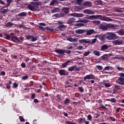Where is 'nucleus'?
<instances>
[{
	"mask_svg": "<svg viewBox=\"0 0 124 124\" xmlns=\"http://www.w3.org/2000/svg\"><path fill=\"white\" fill-rule=\"evenodd\" d=\"M89 18L90 20H97V19H99L100 20H102V21H106V22H112V21H113V19L109 17L102 15L90 16Z\"/></svg>",
	"mask_w": 124,
	"mask_h": 124,
	"instance_id": "f257e3e1",
	"label": "nucleus"
},
{
	"mask_svg": "<svg viewBox=\"0 0 124 124\" xmlns=\"http://www.w3.org/2000/svg\"><path fill=\"white\" fill-rule=\"evenodd\" d=\"M89 22H90V20L88 19H80L76 21V18L73 17L68 19L67 24L69 25H71V24L74 23H84V24H87V23Z\"/></svg>",
	"mask_w": 124,
	"mask_h": 124,
	"instance_id": "f03ea898",
	"label": "nucleus"
},
{
	"mask_svg": "<svg viewBox=\"0 0 124 124\" xmlns=\"http://www.w3.org/2000/svg\"><path fill=\"white\" fill-rule=\"evenodd\" d=\"M119 36H117L114 32H108L107 33V39L108 40H115V39H118Z\"/></svg>",
	"mask_w": 124,
	"mask_h": 124,
	"instance_id": "7ed1b4c3",
	"label": "nucleus"
},
{
	"mask_svg": "<svg viewBox=\"0 0 124 124\" xmlns=\"http://www.w3.org/2000/svg\"><path fill=\"white\" fill-rule=\"evenodd\" d=\"M55 52L60 55H63V54H70L71 51L70 50H64L61 49H56Z\"/></svg>",
	"mask_w": 124,
	"mask_h": 124,
	"instance_id": "20e7f679",
	"label": "nucleus"
},
{
	"mask_svg": "<svg viewBox=\"0 0 124 124\" xmlns=\"http://www.w3.org/2000/svg\"><path fill=\"white\" fill-rule=\"evenodd\" d=\"M91 79H95V77H94V75L93 74H90L86 75L83 78V79L84 81H86V80H91Z\"/></svg>",
	"mask_w": 124,
	"mask_h": 124,
	"instance_id": "39448f33",
	"label": "nucleus"
},
{
	"mask_svg": "<svg viewBox=\"0 0 124 124\" xmlns=\"http://www.w3.org/2000/svg\"><path fill=\"white\" fill-rule=\"evenodd\" d=\"M108 29H112L113 30H116L119 29V25L111 24H107Z\"/></svg>",
	"mask_w": 124,
	"mask_h": 124,
	"instance_id": "423d86ee",
	"label": "nucleus"
},
{
	"mask_svg": "<svg viewBox=\"0 0 124 124\" xmlns=\"http://www.w3.org/2000/svg\"><path fill=\"white\" fill-rule=\"evenodd\" d=\"M105 38H106L105 35H99V39L101 41L100 44L102 45L105 43V41H106V40L105 39Z\"/></svg>",
	"mask_w": 124,
	"mask_h": 124,
	"instance_id": "0eeeda50",
	"label": "nucleus"
},
{
	"mask_svg": "<svg viewBox=\"0 0 124 124\" xmlns=\"http://www.w3.org/2000/svg\"><path fill=\"white\" fill-rule=\"evenodd\" d=\"M85 31L86 32V35H92L93 33L95 32L93 29H86L85 30Z\"/></svg>",
	"mask_w": 124,
	"mask_h": 124,
	"instance_id": "6e6552de",
	"label": "nucleus"
},
{
	"mask_svg": "<svg viewBox=\"0 0 124 124\" xmlns=\"http://www.w3.org/2000/svg\"><path fill=\"white\" fill-rule=\"evenodd\" d=\"M83 13L84 14H88V15H94V14H95V12L92 11L90 9H86L84 10Z\"/></svg>",
	"mask_w": 124,
	"mask_h": 124,
	"instance_id": "1a4fd4ad",
	"label": "nucleus"
},
{
	"mask_svg": "<svg viewBox=\"0 0 124 124\" xmlns=\"http://www.w3.org/2000/svg\"><path fill=\"white\" fill-rule=\"evenodd\" d=\"M83 7H91L93 6V3L90 1H87L83 3Z\"/></svg>",
	"mask_w": 124,
	"mask_h": 124,
	"instance_id": "9d476101",
	"label": "nucleus"
},
{
	"mask_svg": "<svg viewBox=\"0 0 124 124\" xmlns=\"http://www.w3.org/2000/svg\"><path fill=\"white\" fill-rule=\"evenodd\" d=\"M68 16H72L73 17H84V15L82 14H77V13H73V14H69Z\"/></svg>",
	"mask_w": 124,
	"mask_h": 124,
	"instance_id": "9b49d317",
	"label": "nucleus"
},
{
	"mask_svg": "<svg viewBox=\"0 0 124 124\" xmlns=\"http://www.w3.org/2000/svg\"><path fill=\"white\" fill-rule=\"evenodd\" d=\"M112 44H113V45H115V46L123 45V41L121 40H116L112 41Z\"/></svg>",
	"mask_w": 124,
	"mask_h": 124,
	"instance_id": "f8f14e48",
	"label": "nucleus"
},
{
	"mask_svg": "<svg viewBox=\"0 0 124 124\" xmlns=\"http://www.w3.org/2000/svg\"><path fill=\"white\" fill-rule=\"evenodd\" d=\"M79 43H82V44H88L90 43V39H80L78 41Z\"/></svg>",
	"mask_w": 124,
	"mask_h": 124,
	"instance_id": "ddd939ff",
	"label": "nucleus"
},
{
	"mask_svg": "<svg viewBox=\"0 0 124 124\" xmlns=\"http://www.w3.org/2000/svg\"><path fill=\"white\" fill-rule=\"evenodd\" d=\"M67 41H69L70 42H75V43L78 42V39L76 37L73 38L72 37H69L67 38Z\"/></svg>",
	"mask_w": 124,
	"mask_h": 124,
	"instance_id": "4468645a",
	"label": "nucleus"
},
{
	"mask_svg": "<svg viewBox=\"0 0 124 124\" xmlns=\"http://www.w3.org/2000/svg\"><path fill=\"white\" fill-rule=\"evenodd\" d=\"M75 32L78 34H82V33H84V32H85V30H83V29L77 30H76Z\"/></svg>",
	"mask_w": 124,
	"mask_h": 124,
	"instance_id": "2eb2a0df",
	"label": "nucleus"
},
{
	"mask_svg": "<svg viewBox=\"0 0 124 124\" xmlns=\"http://www.w3.org/2000/svg\"><path fill=\"white\" fill-rule=\"evenodd\" d=\"M76 29L80 28L81 27H85V24L83 22H79V23H76L75 24Z\"/></svg>",
	"mask_w": 124,
	"mask_h": 124,
	"instance_id": "dca6fc26",
	"label": "nucleus"
},
{
	"mask_svg": "<svg viewBox=\"0 0 124 124\" xmlns=\"http://www.w3.org/2000/svg\"><path fill=\"white\" fill-rule=\"evenodd\" d=\"M62 11H63V13H65V14L67 15L69 13V8L64 7L62 9Z\"/></svg>",
	"mask_w": 124,
	"mask_h": 124,
	"instance_id": "f3484780",
	"label": "nucleus"
},
{
	"mask_svg": "<svg viewBox=\"0 0 124 124\" xmlns=\"http://www.w3.org/2000/svg\"><path fill=\"white\" fill-rule=\"evenodd\" d=\"M108 48H109V46H108V45L105 44V45H103L101 46V51H106V50H107L108 49Z\"/></svg>",
	"mask_w": 124,
	"mask_h": 124,
	"instance_id": "a211bd4d",
	"label": "nucleus"
},
{
	"mask_svg": "<svg viewBox=\"0 0 124 124\" xmlns=\"http://www.w3.org/2000/svg\"><path fill=\"white\" fill-rule=\"evenodd\" d=\"M55 18H59L61 17H64V14H56L53 16Z\"/></svg>",
	"mask_w": 124,
	"mask_h": 124,
	"instance_id": "6ab92c4d",
	"label": "nucleus"
},
{
	"mask_svg": "<svg viewBox=\"0 0 124 124\" xmlns=\"http://www.w3.org/2000/svg\"><path fill=\"white\" fill-rule=\"evenodd\" d=\"M58 4H59V1L57 0H53L50 3V6L58 5Z\"/></svg>",
	"mask_w": 124,
	"mask_h": 124,
	"instance_id": "aec40b11",
	"label": "nucleus"
},
{
	"mask_svg": "<svg viewBox=\"0 0 124 124\" xmlns=\"http://www.w3.org/2000/svg\"><path fill=\"white\" fill-rule=\"evenodd\" d=\"M31 4H32L34 7H37V6H38V5H40V4H41V2H31Z\"/></svg>",
	"mask_w": 124,
	"mask_h": 124,
	"instance_id": "412c9836",
	"label": "nucleus"
},
{
	"mask_svg": "<svg viewBox=\"0 0 124 124\" xmlns=\"http://www.w3.org/2000/svg\"><path fill=\"white\" fill-rule=\"evenodd\" d=\"M12 41L14 42H16V43H18L20 42V40L18 39V38H17L16 36H13L11 37Z\"/></svg>",
	"mask_w": 124,
	"mask_h": 124,
	"instance_id": "4be33fe9",
	"label": "nucleus"
},
{
	"mask_svg": "<svg viewBox=\"0 0 124 124\" xmlns=\"http://www.w3.org/2000/svg\"><path fill=\"white\" fill-rule=\"evenodd\" d=\"M28 8L31 10V11H33L35 9V8L34 7L33 5L30 3V4L28 5Z\"/></svg>",
	"mask_w": 124,
	"mask_h": 124,
	"instance_id": "5701e85b",
	"label": "nucleus"
},
{
	"mask_svg": "<svg viewBox=\"0 0 124 124\" xmlns=\"http://www.w3.org/2000/svg\"><path fill=\"white\" fill-rule=\"evenodd\" d=\"M61 10L60 8H54L52 10H51V12L52 13H57Z\"/></svg>",
	"mask_w": 124,
	"mask_h": 124,
	"instance_id": "b1692460",
	"label": "nucleus"
},
{
	"mask_svg": "<svg viewBox=\"0 0 124 124\" xmlns=\"http://www.w3.org/2000/svg\"><path fill=\"white\" fill-rule=\"evenodd\" d=\"M100 29L103 31H107L108 30V27H107V24L106 25H101L100 26Z\"/></svg>",
	"mask_w": 124,
	"mask_h": 124,
	"instance_id": "393cba45",
	"label": "nucleus"
},
{
	"mask_svg": "<svg viewBox=\"0 0 124 124\" xmlns=\"http://www.w3.org/2000/svg\"><path fill=\"white\" fill-rule=\"evenodd\" d=\"M75 9L76 11H80V10L84 9V7L81 6H76Z\"/></svg>",
	"mask_w": 124,
	"mask_h": 124,
	"instance_id": "a878e982",
	"label": "nucleus"
},
{
	"mask_svg": "<svg viewBox=\"0 0 124 124\" xmlns=\"http://www.w3.org/2000/svg\"><path fill=\"white\" fill-rule=\"evenodd\" d=\"M93 23L94 26H99L100 25V21L99 20H94L93 21Z\"/></svg>",
	"mask_w": 124,
	"mask_h": 124,
	"instance_id": "bb28decb",
	"label": "nucleus"
},
{
	"mask_svg": "<svg viewBox=\"0 0 124 124\" xmlns=\"http://www.w3.org/2000/svg\"><path fill=\"white\" fill-rule=\"evenodd\" d=\"M17 16H18L19 17H26V16H27V13L22 12L20 14H18Z\"/></svg>",
	"mask_w": 124,
	"mask_h": 124,
	"instance_id": "cd10ccee",
	"label": "nucleus"
},
{
	"mask_svg": "<svg viewBox=\"0 0 124 124\" xmlns=\"http://www.w3.org/2000/svg\"><path fill=\"white\" fill-rule=\"evenodd\" d=\"M8 12V10L5 9H1L0 10V13L1 14H4V13H7Z\"/></svg>",
	"mask_w": 124,
	"mask_h": 124,
	"instance_id": "c85d7f7f",
	"label": "nucleus"
},
{
	"mask_svg": "<svg viewBox=\"0 0 124 124\" xmlns=\"http://www.w3.org/2000/svg\"><path fill=\"white\" fill-rule=\"evenodd\" d=\"M70 61H68L66 62H65L64 63H62V66L63 68H64V67H66V66H67V65H68V64L69 63V62H70Z\"/></svg>",
	"mask_w": 124,
	"mask_h": 124,
	"instance_id": "c756f323",
	"label": "nucleus"
},
{
	"mask_svg": "<svg viewBox=\"0 0 124 124\" xmlns=\"http://www.w3.org/2000/svg\"><path fill=\"white\" fill-rule=\"evenodd\" d=\"M76 67H77V65L72 66L68 68V71H73V70H74V69H75V68H76Z\"/></svg>",
	"mask_w": 124,
	"mask_h": 124,
	"instance_id": "7c9ffc66",
	"label": "nucleus"
},
{
	"mask_svg": "<svg viewBox=\"0 0 124 124\" xmlns=\"http://www.w3.org/2000/svg\"><path fill=\"white\" fill-rule=\"evenodd\" d=\"M102 1L100 0H97L95 1V4H96V5H101V4H102Z\"/></svg>",
	"mask_w": 124,
	"mask_h": 124,
	"instance_id": "2f4dec72",
	"label": "nucleus"
},
{
	"mask_svg": "<svg viewBox=\"0 0 124 124\" xmlns=\"http://www.w3.org/2000/svg\"><path fill=\"white\" fill-rule=\"evenodd\" d=\"M116 32L117 33H118V34H120L121 35H124V30L121 29Z\"/></svg>",
	"mask_w": 124,
	"mask_h": 124,
	"instance_id": "473e14b6",
	"label": "nucleus"
},
{
	"mask_svg": "<svg viewBox=\"0 0 124 124\" xmlns=\"http://www.w3.org/2000/svg\"><path fill=\"white\" fill-rule=\"evenodd\" d=\"M59 74L61 75V76H62V75H65V70H60L59 71Z\"/></svg>",
	"mask_w": 124,
	"mask_h": 124,
	"instance_id": "72a5a7b5",
	"label": "nucleus"
},
{
	"mask_svg": "<svg viewBox=\"0 0 124 124\" xmlns=\"http://www.w3.org/2000/svg\"><path fill=\"white\" fill-rule=\"evenodd\" d=\"M93 53L95 56H97V57H99V56H100V52L97 50H94Z\"/></svg>",
	"mask_w": 124,
	"mask_h": 124,
	"instance_id": "f704fd0d",
	"label": "nucleus"
},
{
	"mask_svg": "<svg viewBox=\"0 0 124 124\" xmlns=\"http://www.w3.org/2000/svg\"><path fill=\"white\" fill-rule=\"evenodd\" d=\"M96 40H97V39L96 38H94L92 40V41H91V40H90V43H89L88 44H94V43H95V42H96Z\"/></svg>",
	"mask_w": 124,
	"mask_h": 124,
	"instance_id": "c9c22d12",
	"label": "nucleus"
},
{
	"mask_svg": "<svg viewBox=\"0 0 124 124\" xmlns=\"http://www.w3.org/2000/svg\"><path fill=\"white\" fill-rule=\"evenodd\" d=\"M70 102V99H65V101H64V104H65V105H68V104Z\"/></svg>",
	"mask_w": 124,
	"mask_h": 124,
	"instance_id": "e433bc0d",
	"label": "nucleus"
},
{
	"mask_svg": "<svg viewBox=\"0 0 124 124\" xmlns=\"http://www.w3.org/2000/svg\"><path fill=\"white\" fill-rule=\"evenodd\" d=\"M108 56H109V55L108 54H105L104 55H103V56H102V60H107V59H108Z\"/></svg>",
	"mask_w": 124,
	"mask_h": 124,
	"instance_id": "4c0bfd02",
	"label": "nucleus"
},
{
	"mask_svg": "<svg viewBox=\"0 0 124 124\" xmlns=\"http://www.w3.org/2000/svg\"><path fill=\"white\" fill-rule=\"evenodd\" d=\"M77 50H85V48H84V47L82 46H79L77 47Z\"/></svg>",
	"mask_w": 124,
	"mask_h": 124,
	"instance_id": "58836bf2",
	"label": "nucleus"
},
{
	"mask_svg": "<svg viewBox=\"0 0 124 124\" xmlns=\"http://www.w3.org/2000/svg\"><path fill=\"white\" fill-rule=\"evenodd\" d=\"M38 39V37H34L33 35L32 37L31 41L32 42H34V41H36V40Z\"/></svg>",
	"mask_w": 124,
	"mask_h": 124,
	"instance_id": "ea45409f",
	"label": "nucleus"
},
{
	"mask_svg": "<svg viewBox=\"0 0 124 124\" xmlns=\"http://www.w3.org/2000/svg\"><path fill=\"white\" fill-rule=\"evenodd\" d=\"M104 85L105 86V88H110L112 86L110 83H106L105 82H104Z\"/></svg>",
	"mask_w": 124,
	"mask_h": 124,
	"instance_id": "a19ab883",
	"label": "nucleus"
},
{
	"mask_svg": "<svg viewBox=\"0 0 124 124\" xmlns=\"http://www.w3.org/2000/svg\"><path fill=\"white\" fill-rule=\"evenodd\" d=\"M12 26H13V24L11 22H8L7 24H6L5 27H7V28H10V27H12Z\"/></svg>",
	"mask_w": 124,
	"mask_h": 124,
	"instance_id": "79ce46f5",
	"label": "nucleus"
},
{
	"mask_svg": "<svg viewBox=\"0 0 124 124\" xmlns=\"http://www.w3.org/2000/svg\"><path fill=\"white\" fill-rule=\"evenodd\" d=\"M96 68H97V69H98V70H102V69H103V67H102V66H100L99 65H97L96 66Z\"/></svg>",
	"mask_w": 124,
	"mask_h": 124,
	"instance_id": "37998d69",
	"label": "nucleus"
},
{
	"mask_svg": "<svg viewBox=\"0 0 124 124\" xmlns=\"http://www.w3.org/2000/svg\"><path fill=\"white\" fill-rule=\"evenodd\" d=\"M33 35H28L26 36V39L30 40L32 39Z\"/></svg>",
	"mask_w": 124,
	"mask_h": 124,
	"instance_id": "c03bdc74",
	"label": "nucleus"
},
{
	"mask_svg": "<svg viewBox=\"0 0 124 124\" xmlns=\"http://www.w3.org/2000/svg\"><path fill=\"white\" fill-rule=\"evenodd\" d=\"M90 54H91L90 51L85 52L83 54V56H84V57H87V56H89Z\"/></svg>",
	"mask_w": 124,
	"mask_h": 124,
	"instance_id": "a18cd8bd",
	"label": "nucleus"
},
{
	"mask_svg": "<svg viewBox=\"0 0 124 124\" xmlns=\"http://www.w3.org/2000/svg\"><path fill=\"white\" fill-rule=\"evenodd\" d=\"M116 68L117 70H119V71H122L124 69V68L118 66H116Z\"/></svg>",
	"mask_w": 124,
	"mask_h": 124,
	"instance_id": "49530a36",
	"label": "nucleus"
},
{
	"mask_svg": "<svg viewBox=\"0 0 124 124\" xmlns=\"http://www.w3.org/2000/svg\"><path fill=\"white\" fill-rule=\"evenodd\" d=\"M78 89L80 93H84V89H83V87H79Z\"/></svg>",
	"mask_w": 124,
	"mask_h": 124,
	"instance_id": "de8ad7c7",
	"label": "nucleus"
},
{
	"mask_svg": "<svg viewBox=\"0 0 124 124\" xmlns=\"http://www.w3.org/2000/svg\"><path fill=\"white\" fill-rule=\"evenodd\" d=\"M11 1H12V0H7V7H8L9 5H10V3H11Z\"/></svg>",
	"mask_w": 124,
	"mask_h": 124,
	"instance_id": "09e8293b",
	"label": "nucleus"
},
{
	"mask_svg": "<svg viewBox=\"0 0 124 124\" xmlns=\"http://www.w3.org/2000/svg\"><path fill=\"white\" fill-rule=\"evenodd\" d=\"M5 38L6 39H8V40H10V35L6 34L5 35Z\"/></svg>",
	"mask_w": 124,
	"mask_h": 124,
	"instance_id": "8fccbe9b",
	"label": "nucleus"
},
{
	"mask_svg": "<svg viewBox=\"0 0 124 124\" xmlns=\"http://www.w3.org/2000/svg\"><path fill=\"white\" fill-rule=\"evenodd\" d=\"M110 101L113 103H115V102H117V100L115 98H112L110 99Z\"/></svg>",
	"mask_w": 124,
	"mask_h": 124,
	"instance_id": "3c124183",
	"label": "nucleus"
},
{
	"mask_svg": "<svg viewBox=\"0 0 124 124\" xmlns=\"http://www.w3.org/2000/svg\"><path fill=\"white\" fill-rule=\"evenodd\" d=\"M13 88H14V89H15L16 88H18V84H17L16 83H14L13 84Z\"/></svg>",
	"mask_w": 124,
	"mask_h": 124,
	"instance_id": "603ef678",
	"label": "nucleus"
},
{
	"mask_svg": "<svg viewBox=\"0 0 124 124\" xmlns=\"http://www.w3.org/2000/svg\"><path fill=\"white\" fill-rule=\"evenodd\" d=\"M109 120H110V121H112V122H115V121H116V119H115V118L113 117H110Z\"/></svg>",
	"mask_w": 124,
	"mask_h": 124,
	"instance_id": "864d4df0",
	"label": "nucleus"
},
{
	"mask_svg": "<svg viewBox=\"0 0 124 124\" xmlns=\"http://www.w3.org/2000/svg\"><path fill=\"white\" fill-rule=\"evenodd\" d=\"M39 26H41L42 27V26L43 27H45V26H46V23H39Z\"/></svg>",
	"mask_w": 124,
	"mask_h": 124,
	"instance_id": "5fc2aeb1",
	"label": "nucleus"
},
{
	"mask_svg": "<svg viewBox=\"0 0 124 124\" xmlns=\"http://www.w3.org/2000/svg\"><path fill=\"white\" fill-rule=\"evenodd\" d=\"M19 120L20 122H25V119H24V118L22 116H19Z\"/></svg>",
	"mask_w": 124,
	"mask_h": 124,
	"instance_id": "6e6d98bb",
	"label": "nucleus"
},
{
	"mask_svg": "<svg viewBox=\"0 0 124 124\" xmlns=\"http://www.w3.org/2000/svg\"><path fill=\"white\" fill-rule=\"evenodd\" d=\"M82 1H83V0H77V3H78V4H81Z\"/></svg>",
	"mask_w": 124,
	"mask_h": 124,
	"instance_id": "4d7b16f0",
	"label": "nucleus"
},
{
	"mask_svg": "<svg viewBox=\"0 0 124 124\" xmlns=\"http://www.w3.org/2000/svg\"><path fill=\"white\" fill-rule=\"evenodd\" d=\"M100 106L103 108V109H105V110H108V108H106L105 106L102 105V104H100Z\"/></svg>",
	"mask_w": 124,
	"mask_h": 124,
	"instance_id": "13d9d810",
	"label": "nucleus"
},
{
	"mask_svg": "<svg viewBox=\"0 0 124 124\" xmlns=\"http://www.w3.org/2000/svg\"><path fill=\"white\" fill-rule=\"evenodd\" d=\"M21 66H22L23 68H25V67H26V64L24 62H22L21 64Z\"/></svg>",
	"mask_w": 124,
	"mask_h": 124,
	"instance_id": "bf43d9fd",
	"label": "nucleus"
},
{
	"mask_svg": "<svg viewBox=\"0 0 124 124\" xmlns=\"http://www.w3.org/2000/svg\"><path fill=\"white\" fill-rule=\"evenodd\" d=\"M28 78H29V77L28 76H25L22 77V79H23V80H26L28 79Z\"/></svg>",
	"mask_w": 124,
	"mask_h": 124,
	"instance_id": "052dcab7",
	"label": "nucleus"
},
{
	"mask_svg": "<svg viewBox=\"0 0 124 124\" xmlns=\"http://www.w3.org/2000/svg\"><path fill=\"white\" fill-rule=\"evenodd\" d=\"M65 124H75V123H72V122H69V121L66 122Z\"/></svg>",
	"mask_w": 124,
	"mask_h": 124,
	"instance_id": "680f3d73",
	"label": "nucleus"
},
{
	"mask_svg": "<svg viewBox=\"0 0 124 124\" xmlns=\"http://www.w3.org/2000/svg\"><path fill=\"white\" fill-rule=\"evenodd\" d=\"M60 29H65L66 28V26L64 25H61L60 26Z\"/></svg>",
	"mask_w": 124,
	"mask_h": 124,
	"instance_id": "e2e57ef3",
	"label": "nucleus"
},
{
	"mask_svg": "<svg viewBox=\"0 0 124 124\" xmlns=\"http://www.w3.org/2000/svg\"><path fill=\"white\" fill-rule=\"evenodd\" d=\"M87 118L89 121H91L92 120V115H89L87 116Z\"/></svg>",
	"mask_w": 124,
	"mask_h": 124,
	"instance_id": "0e129e2a",
	"label": "nucleus"
},
{
	"mask_svg": "<svg viewBox=\"0 0 124 124\" xmlns=\"http://www.w3.org/2000/svg\"><path fill=\"white\" fill-rule=\"evenodd\" d=\"M45 30H46V31H52V28H49V27H46V28H45Z\"/></svg>",
	"mask_w": 124,
	"mask_h": 124,
	"instance_id": "69168bd1",
	"label": "nucleus"
},
{
	"mask_svg": "<svg viewBox=\"0 0 124 124\" xmlns=\"http://www.w3.org/2000/svg\"><path fill=\"white\" fill-rule=\"evenodd\" d=\"M31 97L32 99L35 98V94H32L31 96Z\"/></svg>",
	"mask_w": 124,
	"mask_h": 124,
	"instance_id": "338daca9",
	"label": "nucleus"
},
{
	"mask_svg": "<svg viewBox=\"0 0 124 124\" xmlns=\"http://www.w3.org/2000/svg\"><path fill=\"white\" fill-rule=\"evenodd\" d=\"M6 88H7V89H10L11 86H10V85L9 84H7L6 85Z\"/></svg>",
	"mask_w": 124,
	"mask_h": 124,
	"instance_id": "774afa93",
	"label": "nucleus"
}]
</instances>
